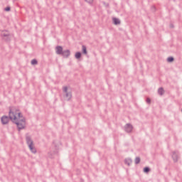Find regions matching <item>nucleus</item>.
I'll return each mask as SVG.
<instances>
[{"label": "nucleus", "instance_id": "nucleus-1", "mask_svg": "<svg viewBox=\"0 0 182 182\" xmlns=\"http://www.w3.org/2000/svg\"><path fill=\"white\" fill-rule=\"evenodd\" d=\"M9 116H3L1 117L2 124H8L9 120L16 124L18 130L25 129V124H26L25 117L22 115V113L19 112L18 109L12 108L9 109Z\"/></svg>", "mask_w": 182, "mask_h": 182}, {"label": "nucleus", "instance_id": "nucleus-2", "mask_svg": "<svg viewBox=\"0 0 182 182\" xmlns=\"http://www.w3.org/2000/svg\"><path fill=\"white\" fill-rule=\"evenodd\" d=\"M26 141L28 146V149L31 151V153H33L35 154L36 153V148L33 146V141L32 140V138L29 135L26 136Z\"/></svg>", "mask_w": 182, "mask_h": 182}, {"label": "nucleus", "instance_id": "nucleus-3", "mask_svg": "<svg viewBox=\"0 0 182 182\" xmlns=\"http://www.w3.org/2000/svg\"><path fill=\"white\" fill-rule=\"evenodd\" d=\"M63 90L64 93H65V98L67 100H70V99H72V92H68V87H64L63 88Z\"/></svg>", "mask_w": 182, "mask_h": 182}, {"label": "nucleus", "instance_id": "nucleus-4", "mask_svg": "<svg viewBox=\"0 0 182 182\" xmlns=\"http://www.w3.org/2000/svg\"><path fill=\"white\" fill-rule=\"evenodd\" d=\"M124 130L127 133H132L133 131V125L130 124H127L124 127Z\"/></svg>", "mask_w": 182, "mask_h": 182}, {"label": "nucleus", "instance_id": "nucleus-5", "mask_svg": "<svg viewBox=\"0 0 182 182\" xmlns=\"http://www.w3.org/2000/svg\"><path fill=\"white\" fill-rule=\"evenodd\" d=\"M55 52L57 55H62L63 53V48L62 46H58L55 48Z\"/></svg>", "mask_w": 182, "mask_h": 182}, {"label": "nucleus", "instance_id": "nucleus-6", "mask_svg": "<svg viewBox=\"0 0 182 182\" xmlns=\"http://www.w3.org/2000/svg\"><path fill=\"white\" fill-rule=\"evenodd\" d=\"M172 159L175 163L178 161V151L173 152Z\"/></svg>", "mask_w": 182, "mask_h": 182}, {"label": "nucleus", "instance_id": "nucleus-7", "mask_svg": "<svg viewBox=\"0 0 182 182\" xmlns=\"http://www.w3.org/2000/svg\"><path fill=\"white\" fill-rule=\"evenodd\" d=\"M61 55L62 56H63V58H69V56H70V50H63V53Z\"/></svg>", "mask_w": 182, "mask_h": 182}, {"label": "nucleus", "instance_id": "nucleus-8", "mask_svg": "<svg viewBox=\"0 0 182 182\" xmlns=\"http://www.w3.org/2000/svg\"><path fill=\"white\" fill-rule=\"evenodd\" d=\"M112 21L114 25H120V20L117 18H113Z\"/></svg>", "mask_w": 182, "mask_h": 182}, {"label": "nucleus", "instance_id": "nucleus-9", "mask_svg": "<svg viewBox=\"0 0 182 182\" xmlns=\"http://www.w3.org/2000/svg\"><path fill=\"white\" fill-rule=\"evenodd\" d=\"M124 163L125 164H127V166H131L132 163V159H126L124 160Z\"/></svg>", "mask_w": 182, "mask_h": 182}, {"label": "nucleus", "instance_id": "nucleus-10", "mask_svg": "<svg viewBox=\"0 0 182 182\" xmlns=\"http://www.w3.org/2000/svg\"><path fill=\"white\" fill-rule=\"evenodd\" d=\"M158 93L159 95H160L161 96H163L164 93V90L163 89V87H160L158 90Z\"/></svg>", "mask_w": 182, "mask_h": 182}, {"label": "nucleus", "instance_id": "nucleus-11", "mask_svg": "<svg viewBox=\"0 0 182 182\" xmlns=\"http://www.w3.org/2000/svg\"><path fill=\"white\" fill-rule=\"evenodd\" d=\"M81 57H82V53L81 52H77L75 53L76 59H80Z\"/></svg>", "mask_w": 182, "mask_h": 182}, {"label": "nucleus", "instance_id": "nucleus-12", "mask_svg": "<svg viewBox=\"0 0 182 182\" xmlns=\"http://www.w3.org/2000/svg\"><path fill=\"white\" fill-rule=\"evenodd\" d=\"M82 53H84V55H87V50L85 46H82Z\"/></svg>", "mask_w": 182, "mask_h": 182}, {"label": "nucleus", "instance_id": "nucleus-13", "mask_svg": "<svg viewBox=\"0 0 182 182\" xmlns=\"http://www.w3.org/2000/svg\"><path fill=\"white\" fill-rule=\"evenodd\" d=\"M150 171L149 167H145L144 168V173H149Z\"/></svg>", "mask_w": 182, "mask_h": 182}, {"label": "nucleus", "instance_id": "nucleus-14", "mask_svg": "<svg viewBox=\"0 0 182 182\" xmlns=\"http://www.w3.org/2000/svg\"><path fill=\"white\" fill-rule=\"evenodd\" d=\"M31 65H38V60H36V59L32 60Z\"/></svg>", "mask_w": 182, "mask_h": 182}, {"label": "nucleus", "instance_id": "nucleus-15", "mask_svg": "<svg viewBox=\"0 0 182 182\" xmlns=\"http://www.w3.org/2000/svg\"><path fill=\"white\" fill-rule=\"evenodd\" d=\"M140 163V157H136L135 159V164H139Z\"/></svg>", "mask_w": 182, "mask_h": 182}, {"label": "nucleus", "instance_id": "nucleus-16", "mask_svg": "<svg viewBox=\"0 0 182 182\" xmlns=\"http://www.w3.org/2000/svg\"><path fill=\"white\" fill-rule=\"evenodd\" d=\"M167 60H168V62H173V61H174V58H173V57H168V58H167Z\"/></svg>", "mask_w": 182, "mask_h": 182}, {"label": "nucleus", "instance_id": "nucleus-17", "mask_svg": "<svg viewBox=\"0 0 182 182\" xmlns=\"http://www.w3.org/2000/svg\"><path fill=\"white\" fill-rule=\"evenodd\" d=\"M1 36H4V38H9V34L3 33H1Z\"/></svg>", "mask_w": 182, "mask_h": 182}, {"label": "nucleus", "instance_id": "nucleus-18", "mask_svg": "<svg viewBox=\"0 0 182 182\" xmlns=\"http://www.w3.org/2000/svg\"><path fill=\"white\" fill-rule=\"evenodd\" d=\"M88 4H93V0H85Z\"/></svg>", "mask_w": 182, "mask_h": 182}, {"label": "nucleus", "instance_id": "nucleus-19", "mask_svg": "<svg viewBox=\"0 0 182 182\" xmlns=\"http://www.w3.org/2000/svg\"><path fill=\"white\" fill-rule=\"evenodd\" d=\"M5 11H6V12L11 11V7H6V8L5 9Z\"/></svg>", "mask_w": 182, "mask_h": 182}, {"label": "nucleus", "instance_id": "nucleus-20", "mask_svg": "<svg viewBox=\"0 0 182 182\" xmlns=\"http://www.w3.org/2000/svg\"><path fill=\"white\" fill-rule=\"evenodd\" d=\"M151 100H150V98H147L146 99V103H151Z\"/></svg>", "mask_w": 182, "mask_h": 182}, {"label": "nucleus", "instance_id": "nucleus-21", "mask_svg": "<svg viewBox=\"0 0 182 182\" xmlns=\"http://www.w3.org/2000/svg\"><path fill=\"white\" fill-rule=\"evenodd\" d=\"M104 5H105L106 8H109V4H106V2H103Z\"/></svg>", "mask_w": 182, "mask_h": 182}, {"label": "nucleus", "instance_id": "nucleus-22", "mask_svg": "<svg viewBox=\"0 0 182 182\" xmlns=\"http://www.w3.org/2000/svg\"><path fill=\"white\" fill-rule=\"evenodd\" d=\"M171 28H174V26H173V24H171Z\"/></svg>", "mask_w": 182, "mask_h": 182}, {"label": "nucleus", "instance_id": "nucleus-23", "mask_svg": "<svg viewBox=\"0 0 182 182\" xmlns=\"http://www.w3.org/2000/svg\"><path fill=\"white\" fill-rule=\"evenodd\" d=\"M6 41H9V38H7V40Z\"/></svg>", "mask_w": 182, "mask_h": 182}]
</instances>
